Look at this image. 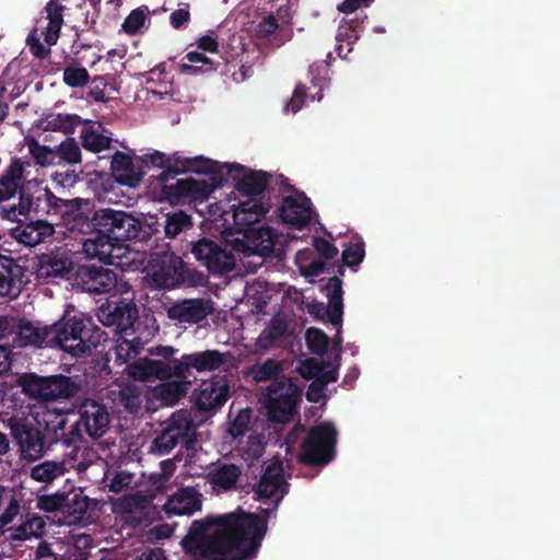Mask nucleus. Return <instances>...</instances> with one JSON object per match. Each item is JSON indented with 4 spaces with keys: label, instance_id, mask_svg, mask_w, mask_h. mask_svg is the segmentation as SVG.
<instances>
[{
    "label": "nucleus",
    "instance_id": "1",
    "mask_svg": "<svg viewBox=\"0 0 560 560\" xmlns=\"http://www.w3.org/2000/svg\"><path fill=\"white\" fill-rule=\"evenodd\" d=\"M96 235L83 241L82 248L90 258H97L105 264H113L118 255L114 249L122 242L137 241L147 243L159 231L158 218L140 220L131 213L113 208L94 211Z\"/></svg>",
    "mask_w": 560,
    "mask_h": 560
},
{
    "label": "nucleus",
    "instance_id": "2",
    "mask_svg": "<svg viewBox=\"0 0 560 560\" xmlns=\"http://www.w3.org/2000/svg\"><path fill=\"white\" fill-rule=\"evenodd\" d=\"M178 163L183 166L182 173L207 175L208 179L188 177L176 179L171 185H165L163 187V196L171 202H178L185 199L203 201L217 188L228 183L229 175L232 174L233 170H243L241 164H220L201 155L179 161Z\"/></svg>",
    "mask_w": 560,
    "mask_h": 560
},
{
    "label": "nucleus",
    "instance_id": "3",
    "mask_svg": "<svg viewBox=\"0 0 560 560\" xmlns=\"http://www.w3.org/2000/svg\"><path fill=\"white\" fill-rule=\"evenodd\" d=\"M79 419L69 424L68 417L58 410H48L47 428L55 440L63 439V445L74 446L83 439V430L92 439L102 438L109 428L110 416L107 407L92 399H85L78 410Z\"/></svg>",
    "mask_w": 560,
    "mask_h": 560
},
{
    "label": "nucleus",
    "instance_id": "4",
    "mask_svg": "<svg viewBox=\"0 0 560 560\" xmlns=\"http://www.w3.org/2000/svg\"><path fill=\"white\" fill-rule=\"evenodd\" d=\"M50 335L52 347L77 358L90 355L93 349L107 339L106 332L83 314L63 316L51 325Z\"/></svg>",
    "mask_w": 560,
    "mask_h": 560
},
{
    "label": "nucleus",
    "instance_id": "5",
    "mask_svg": "<svg viewBox=\"0 0 560 560\" xmlns=\"http://www.w3.org/2000/svg\"><path fill=\"white\" fill-rule=\"evenodd\" d=\"M182 256L205 268L210 275L222 277L236 266V257L231 246L219 235L200 230L192 232L182 245Z\"/></svg>",
    "mask_w": 560,
    "mask_h": 560
},
{
    "label": "nucleus",
    "instance_id": "6",
    "mask_svg": "<svg viewBox=\"0 0 560 560\" xmlns=\"http://www.w3.org/2000/svg\"><path fill=\"white\" fill-rule=\"evenodd\" d=\"M48 410L39 417L36 416H13L8 420V427L13 444L20 457L27 462H35L42 458L52 444L62 443L63 439L55 440V435L47 428Z\"/></svg>",
    "mask_w": 560,
    "mask_h": 560
},
{
    "label": "nucleus",
    "instance_id": "7",
    "mask_svg": "<svg viewBox=\"0 0 560 560\" xmlns=\"http://www.w3.org/2000/svg\"><path fill=\"white\" fill-rule=\"evenodd\" d=\"M57 197L48 187L39 183H27L21 190V198L18 205L3 207L0 217L8 221H18L20 215H28L33 212L37 217H47L49 222H56L59 213H66L77 206V201H67Z\"/></svg>",
    "mask_w": 560,
    "mask_h": 560
},
{
    "label": "nucleus",
    "instance_id": "8",
    "mask_svg": "<svg viewBox=\"0 0 560 560\" xmlns=\"http://www.w3.org/2000/svg\"><path fill=\"white\" fill-rule=\"evenodd\" d=\"M150 277L154 287L159 289H174L179 285L201 287L208 281L203 272L187 267L183 257L176 255L161 257L152 265Z\"/></svg>",
    "mask_w": 560,
    "mask_h": 560
},
{
    "label": "nucleus",
    "instance_id": "9",
    "mask_svg": "<svg viewBox=\"0 0 560 560\" xmlns=\"http://www.w3.org/2000/svg\"><path fill=\"white\" fill-rule=\"evenodd\" d=\"M338 432L331 422L310 428L301 443L298 459L310 466H325L336 456Z\"/></svg>",
    "mask_w": 560,
    "mask_h": 560
},
{
    "label": "nucleus",
    "instance_id": "10",
    "mask_svg": "<svg viewBox=\"0 0 560 560\" xmlns=\"http://www.w3.org/2000/svg\"><path fill=\"white\" fill-rule=\"evenodd\" d=\"M301 390L292 378L282 376L272 382L264 394V405L272 422L284 423L295 412Z\"/></svg>",
    "mask_w": 560,
    "mask_h": 560
},
{
    "label": "nucleus",
    "instance_id": "11",
    "mask_svg": "<svg viewBox=\"0 0 560 560\" xmlns=\"http://www.w3.org/2000/svg\"><path fill=\"white\" fill-rule=\"evenodd\" d=\"M178 444L186 450H194L197 444V427L185 416H173L170 419L165 428L153 439L151 452L163 456Z\"/></svg>",
    "mask_w": 560,
    "mask_h": 560
},
{
    "label": "nucleus",
    "instance_id": "12",
    "mask_svg": "<svg viewBox=\"0 0 560 560\" xmlns=\"http://www.w3.org/2000/svg\"><path fill=\"white\" fill-rule=\"evenodd\" d=\"M289 490L290 483L285 479L283 465L280 460H273L264 466L260 479L254 487V492L260 500L273 499L275 508L262 510L264 516L256 515L267 522L268 516L278 508Z\"/></svg>",
    "mask_w": 560,
    "mask_h": 560
},
{
    "label": "nucleus",
    "instance_id": "13",
    "mask_svg": "<svg viewBox=\"0 0 560 560\" xmlns=\"http://www.w3.org/2000/svg\"><path fill=\"white\" fill-rule=\"evenodd\" d=\"M96 316L105 327H112L116 335H133L138 308L132 301H107L98 307Z\"/></svg>",
    "mask_w": 560,
    "mask_h": 560
},
{
    "label": "nucleus",
    "instance_id": "14",
    "mask_svg": "<svg viewBox=\"0 0 560 560\" xmlns=\"http://www.w3.org/2000/svg\"><path fill=\"white\" fill-rule=\"evenodd\" d=\"M328 304L323 302H312L307 305V312L317 320L329 322L334 326L342 324L343 316V291L342 281L334 276L328 279L326 284Z\"/></svg>",
    "mask_w": 560,
    "mask_h": 560
},
{
    "label": "nucleus",
    "instance_id": "15",
    "mask_svg": "<svg viewBox=\"0 0 560 560\" xmlns=\"http://www.w3.org/2000/svg\"><path fill=\"white\" fill-rule=\"evenodd\" d=\"M117 273L96 265H82L75 271L74 285L90 294L107 293L116 287Z\"/></svg>",
    "mask_w": 560,
    "mask_h": 560
},
{
    "label": "nucleus",
    "instance_id": "16",
    "mask_svg": "<svg viewBox=\"0 0 560 560\" xmlns=\"http://www.w3.org/2000/svg\"><path fill=\"white\" fill-rule=\"evenodd\" d=\"M231 358L230 352L219 350H205L189 354H183L176 361V377L189 378L192 370L197 372L214 371L223 366Z\"/></svg>",
    "mask_w": 560,
    "mask_h": 560
},
{
    "label": "nucleus",
    "instance_id": "17",
    "mask_svg": "<svg viewBox=\"0 0 560 560\" xmlns=\"http://www.w3.org/2000/svg\"><path fill=\"white\" fill-rule=\"evenodd\" d=\"M214 312L210 299H186L167 308V317L179 325H195L205 320Z\"/></svg>",
    "mask_w": 560,
    "mask_h": 560
},
{
    "label": "nucleus",
    "instance_id": "18",
    "mask_svg": "<svg viewBox=\"0 0 560 560\" xmlns=\"http://www.w3.org/2000/svg\"><path fill=\"white\" fill-rule=\"evenodd\" d=\"M230 395V384L225 376H214L203 382L199 389L194 392L196 408L199 411H210L222 407Z\"/></svg>",
    "mask_w": 560,
    "mask_h": 560
},
{
    "label": "nucleus",
    "instance_id": "19",
    "mask_svg": "<svg viewBox=\"0 0 560 560\" xmlns=\"http://www.w3.org/2000/svg\"><path fill=\"white\" fill-rule=\"evenodd\" d=\"M50 329L51 326L40 327L25 318H21L19 319L16 331L10 342V347L14 349L52 347Z\"/></svg>",
    "mask_w": 560,
    "mask_h": 560
},
{
    "label": "nucleus",
    "instance_id": "20",
    "mask_svg": "<svg viewBox=\"0 0 560 560\" xmlns=\"http://www.w3.org/2000/svg\"><path fill=\"white\" fill-rule=\"evenodd\" d=\"M31 166L30 161L20 158H12L8 167L0 175V203L10 200L19 195L26 185L22 180L26 178V167Z\"/></svg>",
    "mask_w": 560,
    "mask_h": 560
},
{
    "label": "nucleus",
    "instance_id": "21",
    "mask_svg": "<svg viewBox=\"0 0 560 560\" xmlns=\"http://www.w3.org/2000/svg\"><path fill=\"white\" fill-rule=\"evenodd\" d=\"M280 217L287 224L302 230L311 222L312 217V202L311 199L302 192L300 198L287 196L283 198L280 208Z\"/></svg>",
    "mask_w": 560,
    "mask_h": 560
},
{
    "label": "nucleus",
    "instance_id": "22",
    "mask_svg": "<svg viewBox=\"0 0 560 560\" xmlns=\"http://www.w3.org/2000/svg\"><path fill=\"white\" fill-rule=\"evenodd\" d=\"M243 170H233L229 178L235 184V189L243 196L257 197L261 195L268 187L270 175L264 171H253L243 165Z\"/></svg>",
    "mask_w": 560,
    "mask_h": 560
},
{
    "label": "nucleus",
    "instance_id": "23",
    "mask_svg": "<svg viewBox=\"0 0 560 560\" xmlns=\"http://www.w3.org/2000/svg\"><path fill=\"white\" fill-rule=\"evenodd\" d=\"M67 201H77V206L66 213H59L55 225H65L70 232H79L81 234H95L96 224L94 221V213L89 217L82 211V206L88 205L89 200L83 198L68 199Z\"/></svg>",
    "mask_w": 560,
    "mask_h": 560
},
{
    "label": "nucleus",
    "instance_id": "24",
    "mask_svg": "<svg viewBox=\"0 0 560 560\" xmlns=\"http://www.w3.org/2000/svg\"><path fill=\"white\" fill-rule=\"evenodd\" d=\"M55 233V223L47 219H37L28 223L19 224L12 230V236L25 246H36L45 242Z\"/></svg>",
    "mask_w": 560,
    "mask_h": 560
},
{
    "label": "nucleus",
    "instance_id": "25",
    "mask_svg": "<svg viewBox=\"0 0 560 560\" xmlns=\"http://www.w3.org/2000/svg\"><path fill=\"white\" fill-rule=\"evenodd\" d=\"M73 269V262L66 254L48 253L38 258L36 276L46 281L67 278Z\"/></svg>",
    "mask_w": 560,
    "mask_h": 560
},
{
    "label": "nucleus",
    "instance_id": "26",
    "mask_svg": "<svg viewBox=\"0 0 560 560\" xmlns=\"http://www.w3.org/2000/svg\"><path fill=\"white\" fill-rule=\"evenodd\" d=\"M176 361L170 364L162 360H152L149 358L139 359L131 366V376L142 382H149L152 378L166 381L176 376Z\"/></svg>",
    "mask_w": 560,
    "mask_h": 560
},
{
    "label": "nucleus",
    "instance_id": "27",
    "mask_svg": "<svg viewBox=\"0 0 560 560\" xmlns=\"http://www.w3.org/2000/svg\"><path fill=\"white\" fill-rule=\"evenodd\" d=\"M190 159L191 158L182 156L178 152H175L172 155H166L163 152L154 151L153 153L145 154L143 162H150L153 166L162 170L158 179L163 188L165 185H171L176 176L182 174L183 166L178 162Z\"/></svg>",
    "mask_w": 560,
    "mask_h": 560
},
{
    "label": "nucleus",
    "instance_id": "28",
    "mask_svg": "<svg viewBox=\"0 0 560 560\" xmlns=\"http://www.w3.org/2000/svg\"><path fill=\"white\" fill-rule=\"evenodd\" d=\"M22 276V267L16 259L0 254V296H18L21 291Z\"/></svg>",
    "mask_w": 560,
    "mask_h": 560
},
{
    "label": "nucleus",
    "instance_id": "29",
    "mask_svg": "<svg viewBox=\"0 0 560 560\" xmlns=\"http://www.w3.org/2000/svg\"><path fill=\"white\" fill-rule=\"evenodd\" d=\"M110 172L117 183L128 187H137L143 176V173L136 168L132 158L121 151H116L113 155Z\"/></svg>",
    "mask_w": 560,
    "mask_h": 560
},
{
    "label": "nucleus",
    "instance_id": "30",
    "mask_svg": "<svg viewBox=\"0 0 560 560\" xmlns=\"http://www.w3.org/2000/svg\"><path fill=\"white\" fill-rule=\"evenodd\" d=\"M200 508V493L192 487L178 489L165 503L166 513L174 515H192Z\"/></svg>",
    "mask_w": 560,
    "mask_h": 560
},
{
    "label": "nucleus",
    "instance_id": "31",
    "mask_svg": "<svg viewBox=\"0 0 560 560\" xmlns=\"http://www.w3.org/2000/svg\"><path fill=\"white\" fill-rule=\"evenodd\" d=\"M159 231L153 234L156 236L162 228L166 238H176L180 234L185 235V241L190 238L194 231V220L190 214L184 210H175L164 214V221L158 220Z\"/></svg>",
    "mask_w": 560,
    "mask_h": 560
},
{
    "label": "nucleus",
    "instance_id": "32",
    "mask_svg": "<svg viewBox=\"0 0 560 560\" xmlns=\"http://www.w3.org/2000/svg\"><path fill=\"white\" fill-rule=\"evenodd\" d=\"M46 402L73 398L80 386L70 376L63 374L46 375Z\"/></svg>",
    "mask_w": 560,
    "mask_h": 560
},
{
    "label": "nucleus",
    "instance_id": "33",
    "mask_svg": "<svg viewBox=\"0 0 560 560\" xmlns=\"http://www.w3.org/2000/svg\"><path fill=\"white\" fill-rule=\"evenodd\" d=\"M249 250L261 257H270L273 254L277 234L269 226L254 229L247 234Z\"/></svg>",
    "mask_w": 560,
    "mask_h": 560
},
{
    "label": "nucleus",
    "instance_id": "34",
    "mask_svg": "<svg viewBox=\"0 0 560 560\" xmlns=\"http://www.w3.org/2000/svg\"><path fill=\"white\" fill-rule=\"evenodd\" d=\"M82 122V118L77 114L50 113L40 118L38 126L44 131H57L65 135H72Z\"/></svg>",
    "mask_w": 560,
    "mask_h": 560
},
{
    "label": "nucleus",
    "instance_id": "35",
    "mask_svg": "<svg viewBox=\"0 0 560 560\" xmlns=\"http://www.w3.org/2000/svg\"><path fill=\"white\" fill-rule=\"evenodd\" d=\"M65 10L66 7L61 3V0H49L45 7L48 24L43 35L48 46L55 45L59 38Z\"/></svg>",
    "mask_w": 560,
    "mask_h": 560
},
{
    "label": "nucleus",
    "instance_id": "36",
    "mask_svg": "<svg viewBox=\"0 0 560 560\" xmlns=\"http://www.w3.org/2000/svg\"><path fill=\"white\" fill-rule=\"evenodd\" d=\"M313 246L322 259L313 260L307 267V275L318 277L328 270L327 262L335 259L338 248L328 240L322 236L313 237Z\"/></svg>",
    "mask_w": 560,
    "mask_h": 560
},
{
    "label": "nucleus",
    "instance_id": "37",
    "mask_svg": "<svg viewBox=\"0 0 560 560\" xmlns=\"http://www.w3.org/2000/svg\"><path fill=\"white\" fill-rule=\"evenodd\" d=\"M270 205L256 199V197H248L247 200L241 201L234 210L235 220L243 224H253L259 222L268 213Z\"/></svg>",
    "mask_w": 560,
    "mask_h": 560
},
{
    "label": "nucleus",
    "instance_id": "38",
    "mask_svg": "<svg viewBox=\"0 0 560 560\" xmlns=\"http://www.w3.org/2000/svg\"><path fill=\"white\" fill-rule=\"evenodd\" d=\"M288 330V323L281 314H276L260 332L257 339V346L262 350H270L278 347L280 340Z\"/></svg>",
    "mask_w": 560,
    "mask_h": 560
},
{
    "label": "nucleus",
    "instance_id": "39",
    "mask_svg": "<svg viewBox=\"0 0 560 560\" xmlns=\"http://www.w3.org/2000/svg\"><path fill=\"white\" fill-rule=\"evenodd\" d=\"M102 125L95 126L91 120L84 121L81 130L82 147L93 153H100L110 147L113 139L103 135Z\"/></svg>",
    "mask_w": 560,
    "mask_h": 560
},
{
    "label": "nucleus",
    "instance_id": "40",
    "mask_svg": "<svg viewBox=\"0 0 560 560\" xmlns=\"http://www.w3.org/2000/svg\"><path fill=\"white\" fill-rule=\"evenodd\" d=\"M16 386L30 399L46 402V375L33 372L22 373L16 378Z\"/></svg>",
    "mask_w": 560,
    "mask_h": 560
},
{
    "label": "nucleus",
    "instance_id": "41",
    "mask_svg": "<svg viewBox=\"0 0 560 560\" xmlns=\"http://www.w3.org/2000/svg\"><path fill=\"white\" fill-rule=\"evenodd\" d=\"M241 468L235 464H223L208 475L209 482L215 489L231 490L236 487Z\"/></svg>",
    "mask_w": 560,
    "mask_h": 560
},
{
    "label": "nucleus",
    "instance_id": "42",
    "mask_svg": "<svg viewBox=\"0 0 560 560\" xmlns=\"http://www.w3.org/2000/svg\"><path fill=\"white\" fill-rule=\"evenodd\" d=\"M115 345L116 362L127 363L130 359L136 358L143 349L144 342L136 335L118 334Z\"/></svg>",
    "mask_w": 560,
    "mask_h": 560
},
{
    "label": "nucleus",
    "instance_id": "43",
    "mask_svg": "<svg viewBox=\"0 0 560 560\" xmlns=\"http://www.w3.org/2000/svg\"><path fill=\"white\" fill-rule=\"evenodd\" d=\"M190 384L189 378L166 381L155 387V395L164 405H175L186 396Z\"/></svg>",
    "mask_w": 560,
    "mask_h": 560
},
{
    "label": "nucleus",
    "instance_id": "44",
    "mask_svg": "<svg viewBox=\"0 0 560 560\" xmlns=\"http://www.w3.org/2000/svg\"><path fill=\"white\" fill-rule=\"evenodd\" d=\"M249 374L256 383L277 382L280 377L284 376L282 363L275 359H267L262 363L253 365Z\"/></svg>",
    "mask_w": 560,
    "mask_h": 560
},
{
    "label": "nucleus",
    "instance_id": "45",
    "mask_svg": "<svg viewBox=\"0 0 560 560\" xmlns=\"http://www.w3.org/2000/svg\"><path fill=\"white\" fill-rule=\"evenodd\" d=\"M340 364V353L336 355L335 362L331 361H324V360H317L315 358L306 359L302 363L301 368V375L305 380H324L325 376H327L328 370L331 369V366H338Z\"/></svg>",
    "mask_w": 560,
    "mask_h": 560
},
{
    "label": "nucleus",
    "instance_id": "46",
    "mask_svg": "<svg viewBox=\"0 0 560 560\" xmlns=\"http://www.w3.org/2000/svg\"><path fill=\"white\" fill-rule=\"evenodd\" d=\"M90 498L81 489L65 493L63 514L73 516L74 520H81L90 509Z\"/></svg>",
    "mask_w": 560,
    "mask_h": 560
},
{
    "label": "nucleus",
    "instance_id": "47",
    "mask_svg": "<svg viewBox=\"0 0 560 560\" xmlns=\"http://www.w3.org/2000/svg\"><path fill=\"white\" fill-rule=\"evenodd\" d=\"M5 505L0 514V528L9 525L18 516L21 504L13 490L0 483V506Z\"/></svg>",
    "mask_w": 560,
    "mask_h": 560
},
{
    "label": "nucleus",
    "instance_id": "48",
    "mask_svg": "<svg viewBox=\"0 0 560 560\" xmlns=\"http://www.w3.org/2000/svg\"><path fill=\"white\" fill-rule=\"evenodd\" d=\"M185 59L192 65H180V72L185 74L196 75L202 72H212L217 70V63L205 54L199 51H189L186 54Z\"/></svg>",
    "mask_w": 560,
    "mask_h": 560
},
{
    "label": "nucleus",
    "instance_id": "49",
    "mask_svg": "<svg viewBox=\"0 0 560 560\" xmlns=\"http://www.w3.org/2000/svg\"><path fill=\"white\" fill-rule=\"evenodd\" d=\"M338 380V366H331L324 380L312 381L306 390V399L311 402H319L326 398L325 390L329 383Z\"/></svg>",
    "mask_w": 560,
    "mask_h": 560
},
{
    "label": "nucleus",
    "instance_id": "50",
    "mask_svg": "<svg viewBox=\"0 0 560 560\" xmlns=\"http://www.w3.org/2000/svg\"><path fill=\"white\" fill-rule=\"evenodd\" d=\"M63 465L57 462H44L31 469V478L38 482H51L57 477L63 475Z\"/></svg>",
    "mask_w": 560,
    "mask_h": 560
},
{
    "label": "nucleus",
    "instance_id": "51",
    "mask_svg": "<svg viewBox=\"0 0 560 560\" xmlns=\"http://www.w3.org/2000/svg\"><path fill=\"white\" fill-rule=\"evenodd\" d=\"M30 154L35 163L39 166H49L54 164L56 159V151L47 145L40 144L37 140L31 139L27 141Z\"/></svg>",
    "mask_w": 560,
    "mask_h": 560
},
{
    "label": "nucleus",
    "instance_id": "52",
    "mask_svg": "<svg viewBox=\"0 0 560 560\" xmlns=\"http://www.w3.org/2000/svg\"><path fill=\"white\" fill-rule=\"evenodd\" d=\"M305 340L308 350L317 355L326 353L329 346L328 336L318 328H308L305 332Z\"/></svg>",
    "mask_w": 560,
    "mask_h": 560
},
{
    "label": "nucleus",
    "instance_id": "53",
    "mask_svg": "<svg viewBox=\"0 0 560 560\" xmlns=\"http://www.w3.org/2000/svg\"><path fill=\"white\" fill-rule=\"evenodd\" d=\"M62 80L69 88H82L90 81V73L84 67L67 66L63 68Z\"/></svg>",
    "mask_w": 560,
    "mask_h": 560
},
{
    "label": "nucleus",
    "instance_id": "54",
    "mask_svg": "<svg viewBox=\"0 0 560 560\" xmlns=\"http://www.w3.org/2000/svg\"><path fill=\"white\" fill-rule=\"evenodd\" d=\"M56 156L69 164H77L81 162V149L74 139L68 138L56 148Z\"/></svg>",
    "mask_w": 560,
    "mask_h": 560
},
{
    "label": "nucleus",
    "instance_id": "55",
    "mask_svg": "<svg viewBox=\"0 0 560 560\" xmlns=\"http://www.w3.org/2000/svg\"><path fill=\"white\" fill-rule=\"evenodd\" d=\"M250 418L252 410L249 408L241 409L230 421L228 429L229 434L234 439L243 436L248 431Z\"/></svg>",
    "mask_w": 560,
    "mask_h": 560
},
{
    "label": "nucleus",
    "instance_id": "56",
    "mask_svg": "<svg viewBox=\"0 0 560 560\" xmlns=\"http://www.w3.org/2000/svg\"><path fill=\"white\" fill-rule=\"evenodd\" d=\"M364 256L365 249L363 241L350 243L342 252V262L345 266L354 267L363 261Z\"/></svg>",
    "mask_w": 560,
    "mask_h": 560
},
{
    "label": "nucleus",
    "instance_id": "57",
    "mask_svg": "<svg viewBox=\"0 0 560 560\" xmlns=\"http://www.w3.org/2000/svg\"><path fill=\"white\" fill-rule=\"evenodd\" d=\"M36 506L45 512L63 513L65 493L42 494L37 498Z\"/></svg>",
    "mask_w": 560,
    "mask_h": 560
},
{
    "label": "nucleus",
    "instance_id": "58",
    "mask_svg": "<svg viewBox=\"0 0 560 560\" xmlns=\"http://www.w3.org/2000/svg\"><path fill=\"white\" fill-rule=\"evenodd\" d=\"M44 521L39 516H34L25 521L16 528V533L12 536L14 539L25 540L31 536H38V530L44 528Z\"/></svg>",
    "mask_w": 560,
    "mask_h": 560
},
{
    "label": "nucleus",
    "instance_id": "59",
    "mask_svg": "<svg viewBox=\"0 0 560 560\" xmlns=\"http://www.w3.org/2000/svg\"><path fill=\"white\" fill-rule=\"evenodd\" d=\"M358 26L359 22L357 20L340 24L336 33L337 43H346L348 46H352L359 39Z\"/></svg>",
    "mask_w": 560,
    "mask_h": 560
},
{
    "label": "nucleus",
    "instance_id": "60",
    "mask_svg": "<svg viewBox=\"0 0 560 560\" xmlns=\"http://www.w3.org/2000/svg\"><path fill=\"white\" fill-rule=\"evenodd\" d=\"M145 13L140 8L132 10L122 23V30L129 34L135 35L144 24Z\"/></svg>",
    "mask_w": 560,
    "mask_h": 560
},
{
    "label": "nucleus",
    "instance_id": "61",
    "mask_svg": "<svg viewBox=\"0 0 560 560\" xmlns=\"http://www.w3.org/2000/svg\"><path fill=\"white\" fill-rule=\"evenodd\" d=\"M306 90L307 88L303 83H298L293 91L292 97L287 103L284 109L293 114L298 113L305 102Z\"/></svg>",
    "mask_w": 560,
    "mask_h": 560
},
{
    "label": "nucleus",
    "instance_id": "62",
    "mask_svg": "<svg viewBox=\"0 0 560 560\" xmlns=\"http://www.w3.org/2000/svg\"><path fill=\"white\" fill-rule=\"evenodd\" d=\"M18 324L19 319L14 317L0 316V340L5 339L7 342L4 345H7L8 348H11L10 342L15 335Z\"/></svg>",
    "mask_w": 560,
    "mask_h": 560
},
{
    "label": "nucleus",
    "instance_id": "63",
    "mask_svg": "<svg viewBox=\"0 0 560 560\" xmlns=\"http://www.w3.org/2000/svg\"><path fill=\"white\" fill-rule=\"evenodd\" d=\"M279 27L277 19L269 14L265 16L257 25V35L259 37L266 38L273 34Z\"/></svg>",
    "mask_w": 560,
    "mask_h": 560
},
{
    "label": "nucleus",
    "instance_id": "64",
    "mask_svg": "<svg viewBox=\"0 0 560 560\" xmlns=\"http://www.w3.org/2000/svg\"><path fill=\"white\" fill-rule=\"evenodd\" d=\"M93 86L91 88L89 92V96L93 98L95 102L105 103V88L107 85V81L102 75H96L92 80Z\"/></svg>",
    "mask_w": 560,
    "mask_h": 560
}]
</instances>
